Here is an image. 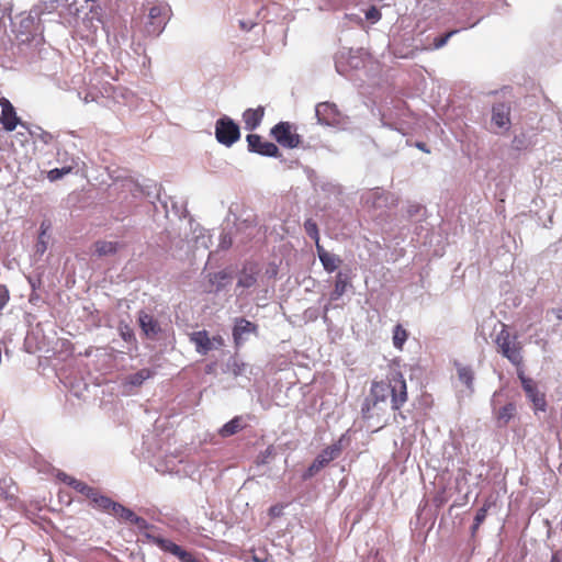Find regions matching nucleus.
<instances>
[{
  "mask_svg": "<svg viewBox=\"0 0 562 562\" xmlns=\"http://www.w3.org/2000/svg\"><path fill=\"white\" fill-rule=\"evenodd\" d=\"M91 504L94 508L110 514L114 505V501L110 497L102 495L99 491L95 492V496L90 498Z\"/></svg>",
  "mask_w": 562,
  "mask_h": 562,
  "instance_id": "4be33fe9",
  "label": "nucleus"
},
{
  "mask_svg": "<svg viewBox=\"0 0 562 562\" xmlns=\"http://www.w3.org/2000/svg\"><path fill=\"white\" fill-rule=\"evenodd\" d=\"M510 105L508 103H496L492 108V124L498 130L508 131L510 127Z\"/></svg>",
  "mask_w": 562,
  "mask_h": 562,
  "instance_id": "9d476101",
  "label": "nucleus"
},
{
  "mask_svg": "<svg viewBox=\"0 0 562 562\" xmlns=\"http://www.w3.org/2000/svg\"><path fill=\"white\" fill-rule=\"evenodd\" d=\"M491 507H492V503L488 502V501H485L483 506L476 512V514L474 516L473 525L471 527V535H472V537H475L476 532L480 529V526L485 520V518L487 516V513H488Z\"/></svg>",
  "mask_w": 562,
  "mask_h": 562,
  "instance_id": "5701e85b",
  "label": "nucleus"
},
{
  "mask_svg": "<svg viewBox=\"0 0 562 562\" xmlns=\"http://www.w3.org/2000/svg\"><path fill=\"white\" fill-rule=\"evenodd\" d=\"M153 375H154V371H151L150 369L144 368V369H140L139 371H137L136 373L130 375L128 382L134 386H138V385L143 384L144 381L151 378Z\"/></svg>",
  "mask_w": 562,
  "mask_h": 562,
  "instance_id": "cd10ccee",
  "label": "nucleus"
},
{
  "mask_svg": "<svg viewBox=\"0 0 562 562\" xmlns=\"http://www.w3.org/2000/svg\"><path fill=\"white\" fill-rule=\"evenodd\" d=\"M457 32H458L457 30H453V31L447 32L442 36L436 37L434 40V44H432L434 48L438 49V48H441L442 46H445L447 44V42L449 41V38L452 35H454Z\"/></svg>",
  "mask_w": 562,
  "mask_h": 562,
  "instance_id": "473e14b6",
  "label": "nucleus"
},
{
  "mask_svg": "<svg viewBox=\"0 0 562 562\" xmlns=\"http://www.w3.org/2000/svg\"><path fill=\"white\" fill-rule=\"evenodd\" d=\"M408 338L407 330L401 325L397 324L393 329V345L396 349L402 350L405 341Z\"/></svg>",
  "mask_w": 562,
  "mask_h": 562,
  "instance_id": "393cba45",
  "label": "nucleus"
},
{
  "mask_svg": "<svg viewBox=\"0 0 562 562\" xmlns=\"http://www.w3.org/2000/svg\"><path fill=\"white\" fill-rule=\"evenodd\" d=\"M181 562H203L201 559L195 557L192 552H188L186 558Z\"/></svg>",
  "mask_w": 562,
  "mask_h": 562,
  "instance_id": "4c0bfd02",
  "label": "nucleus"
},
{
  "mask_svg": "<svg viewBox=\"0 0 562 562\" xmlns=\"http://www.w3.org/2000/svg\"><path fill=\"white\" fill-rule=\"evenodd\" d=\"M0 106L2 109L0 121L8 132H12L21 123L20 117L16 115L15 109L12 103L4 97L0 98Z\"/></svg>",
  "mask_w": 562,
  "mask_h": 562,
  "instance_id": "1a4fd4ad",
  "label": "nucleus"
},
{
  "mask_svg": "<svg viewBox=\"0 0 562 562\" xmlns=\"http://www.w3.org/2000/svg\"><path fill=\"white\" fill-rule=\"evenodd\" d=\"M387 400L393 411H400L408 400L406 381L397 370H392L385 380L371 383L368 403L362 407V412H369L371 406L375 407Z\"/></svg>",
  "mask_w": 562,
  "mask_h": 562,
  "instance_id": "f257e3e1",
  "label": "nucleus"
},
{
  "mask_svg": "<svg viewBox=\"0 0 562 562\" xmlns=\"http://www.w3.org/2000/svg\"><path fill=\"white\" fill-rule=\"evenodd\" d=\"M340 452L341 448L338 445H331L326 447L308 467L306 472L303 474V479L307 480L313 477L316 473L324 469L330 461L336 459L340 454Z\"/></svg>",
  "mask_w": 562,
  "mask_h": 562,
  "instance_id": "0eeeda50",
  "label": "nucleus"
},
{
  "mask_svg": "<svg viewBox=\"0 0 562 562\" xmlns=\"http://www.w3.org/2000/svg\"><path fill=\"white\" fill-rule=\"evenodd\" d=\"M171 15V8L166 2L153 3L148 14L143 18L144 32L148 36H158L165 29Z\"/></svg>",
  "mask_w": 562,
  "mask_h": 562,
  "instance_id": "7ed1b4c3",
  "label": "nucleus"
},
{
  "mask_svg": "<svg viewBox=\"0 0 562 562\" xmlns=\"http://www.w3.org/2000/svg\"><path fill=\"white\" fill-rule=\"evenodd\" d=\"M9 297L8 289L0 284V311L7 305Z\"/></svg>",
  "mask_w": 562,
  "mask_h": 562,
  "instance_id": "72a5a7b5",
  "label": "nucleus"
},
{
  "mask_svg": "<svg viewBox=\"0 0 562 562\" xmlns=\"http://www.w3.org/2000/svg\"><path fill=\"white\" fill-rule=\"evenodd\" d=\"M271 136L285 148H296L301 144V136L296 133V128L290 122H279L270 132Z\"/></svg>",
  "mask_w": 562,
  "mask_h": 562,
  "instance_id": "423d86ee",
  "label": "nucleus"
},
{
  "mask_svg": "<svg viewBox=\"0 0 562 562\" xmlns=\"http://www.w3.org/2000/svg\"><path fill=\"white\" fill-rule=\"evenodd\" d=\"M382 18L380 10L372 5L366 11V19L370 21L372 24L379 22Z\"/></svg>",
  "mask_w": 562,
  "mask_h": 562,
  "instance_id": "2f4dec72",
  "label": "nucleus"
},
{
  "mask_svg": "<svg viewBox=\"0 0 562 562\" xmlns=\"http://www.w3.org/2000/svg\"><path fill=\"white\" fill-rule=\"evenodd\" d=\"M516 405L514 403H507L505 406L495 409L494 416L498 427H505L516 415Z\"/></svg>",
  "mask_w": 562,
  "mask_h": 562,
  "instance_id": "aec40b11",
  "label": "nucleus"
},
{
  "mask_svg": "<svg viewBox=\"0 0 562 562\" xmlns=\"http://www.w3.org/2000/svg\"><path fill=\"white\" fill-rule=\"evenodd\" d=\"M248 149L252 153L268 156L278 157L280 155L279 148L272 142L265 140L258 134H249L247 136Z\"/></svg>",
  "mask_w": 562,
  "mask_h": 562,
  "instance_id": "6e6552de",
  "label": "nucleus"
},
{
  "mask_svg": "<svg viewBox=\"0 0 562 562\" xmlns=\"http://www.w3.org/2000/svg\"><path fill=\"white\" fill-rule=\"evenodd\" d=\"M72 171L71 166H66L63 168H54L47 172V179L52 182L63 178L64 176L70 173Z\"/></svg>",
  "mask_w": 562,
  "mask_h": 562,
  "instance_id": "7c9ffc66",
  "label": "nucleus"
},
{
  "mask_svg": "<svg viewBox=\"0 0 562 562\" xmlns=\"http://www.w3.org/2000/svg\"><path fill=\"white\" fill-rule=\"evenodd\" d=\"M458 379L472 393L474 391V370L470 366L454 362Z\"/></svg>",
  "mask_w": 562,
  "mask_h": 562,
  "instance_id": "6ab92c4d",
  "label": "nucleus"
},
{
  "mask_svg": "<svg viewBox=\"0 0 562 562\" xmlns=\"http://www.w3.org/2000/svg\"><path fill=\"white\" fill-rule=\"evenodd\" d=\"M553 313L555 314L559 321H562V308L553 310Z\"/></svg>",
  "mask_w": 562,
  "mask_h": 562,
  "instance_id": "79ce46f5",
  "label": "nucleus"
},
{
  "mask_svg": "<svg viewBox=\"0 0 562 562\" xmlns=\"http://www.w3.org/2000/svg\"><path fill=\"white\" fill-rule=\"evenodd\" d=\"M45 249H46L45 244H44L43 241H40V243L37 244V250H38V251L44 252V251H45Z\"/></svg>",
  "mask_w": 562,
  "mask_h": 562,
  "instance_id": "37998d69",
  "label": "nucleus"
},
{
  "mask_svg": "<svg viewBox=\"0 0 562 562\" xmlns=\"http://www.w3.org/2000/svg\"><path fill=\"white\" fill-rule=\"evenodd\" d=\"M153 542L162 551L168 552L175 557H177L180 561H182L189 551L182 549L177 543L172 542L169 539L162 537H154Z\"/></svg>",
  "mask_w": 562,
  "mask_h": 562,
  "instance_id": "2eb2a0df",
  "label": "nucleus"
},
{
  "mask_svg": "<svg viewBox=\"0 0 562 562\" xmlns=\"http://www.w3.org/2000/svg\"><path fill=\"white\" fill-rule=\"evenodd\" d=\"M57 477L60 481H63L64 483H66L67 485H69V486H70V482L71 481H76L77 480V479H75V477H72V476H70V475H68V474H66L64 472L58 473Z\"/></svg>",
  "mask_w": 562,
  "mask_h": 562,
  "instance_id": "e433bc0d",
  "label": "nucleus"
},
{
  "mask_svg": "<svg viewBox=\"0 0 562 562\" xmlns=\"http://www.w3.org/2000/svg\"><path fill=\"white\" fill-rule=\"evenodd\" d=\"M561 561H562L561 552L560 551L553 552V554L551 555L550 562H561Z\"/></svg>",
  "mask_w": 562,
  "mask_h": 562,
  "instance_id": "a19ab883",
  "label": "nucleus"
},
{
  "mask_svg": "<svg viewBox=\"0 0 562 562\" xmlns=\"http://www.w3.org/2000/svg\"><path fill=\"white\" fill-rule=\"evenodd\" d=\"M139 327L147 338L154 339L161 331L159 322L150 314L140 311L138 314Z\"/></svg>",
  "mask_w": 562,
  "mask_h": 562,
  "instance_id": "9b49d317",
  "label": "nucleus"
},
{
  "mask_svg": "<svg viewBox=\"0 0 562 562\" xmlns=\"http://www.w3.org/2000/svg\"><path fill=\"white\" fill-rule=\"evenodd\" d=\"M304 229L305 233L315 241L316 248H318V245H321V238L316 222L312 218H307L304 222Z\"/></svg>",
  "mask_w": 562,
  "mask_h": 562,
  "instance_id": "c85d7f7f",
  "label": "nucleus"
},
{
  "mask_svg": "<svg viewBox=\"0 0 562 562\" xmlns=\"http://www.w3.org/2000/svg\"><path fill=\"white\" fill-rule=\"evenodd\" d=\"M243 419L239 416L234 417L228 423H226L220 430V435L222 437H229L235 434H237L239 430L243 429Z\"/></svg>",
  "mask_w": 562,
  "mask_h": 562,
  "instance_id": "b1692460",
  "label": "nucleus"
},
{
  "mask_svg": "<svg viewBox=\"0 0 562 562\" xmlns=\"http://www.w3.org/2000/svg\"><path fill=\"white\" fill-rule=\"evenodd\" d=\"M517 375L528 401L532 405L533 413L546 412L548 407L546 394L539 390L537 382L525 375L522 370H518Z\"/></svg>",
  "mask_w": 562,
  "mask_h": 562,
  "instance_id": "20e7f679",
  "label": "nucleus"
},
{
  "mask_svg": "<svg viewBox=\"0 0 562 562\" xmlns=\"http://www.w3.org/2000/svg\"><path fill=\"white\" fill-rule=\"evenodd\" d=\"M215 137L220 144L231 147L240 138L239 126L231 117L223 116L215 123Z\"/></svg>",
  "mask_w": 562,
  "mask_h": 562,
  "instance_id": "39448f33",
  "label": "nucleus"
},
{
  "mask_svg": "<svg viewBox=\"0 0 562 562\" xmlns=\"http://www.w3.org/2000/svg\"><path fill=\"white\" fill-rule=\"evenodd\" d=\"M257 282L256 272L243 270L238 278V286L250 288Z\"/></svg>",
  "mask_w": 562,
  "mask_h": 562,
  "instance_id": "c756f323",
  "label": "nucleus"
},
{
  "mask_svg": "<svg viewBox=\"0 0 562 562\" xmlns=\"http://www.w3.org/2000/svg\"><path fill=\"white\" fill-rule=\"evenodd\" d=\"M212 349H220L225 345L224 338L221 335H215L211 338Z\"/></svg>",
  "mask_w": 562,
  "mask_h": 562,
  "instance_id": "c9c22d12",
  "label": "nucleus"
},
{
  "mask_svg": "<svg viewBox=\"0 0 562 562\" xmlns=\"http://www.w3.org/2000/svg\"><path fill=\"white\" fill-rule=\"evenodd\" d=\"M121 245L116 241L98 240L94 243V250L99 257L114 255Z\"/></svg>",
  "mask_w": 562,
  "mask_h": 562,
  "instance_id": "412c9836",
  "label": "nucleus"
},
{
  "mask_svg": "<svg viewBox=\"0 0 562 562\" xmlns=\"http://www.w3.org/2000/svg\"><path fill=\"white\" fill-rule=\"evenodd\" d=\"M263 116H265V108L261 105H259L256 109H247L243 113V121L245 123V128L248 131L256 130L260 125Z\"/></svg>",
  "mask_w": 562,
  "mask_h": 562,
  "instance_id": "f3484780",
  "label": "nucleus"
},
{
  "mask_svg": "<svg viewBox=\"0 0 562 562\" xmlns=\"http://www.w3.org/2000/svg\"><path fill=\"white\" fill-rule=\"evenodd\" d=\"M316 116L323 124L330 125L337 121L338 109L336 104L322 102L316 105Z\"/></svg>",
  "mask_w": 562,
  "mask_h": 562,
  "instance_id": "ddd939ff",
  "label": "nucleus"
},
{
  "mask_svg": "<svg viewBox=\"0 0 562 562\" xmlns=\"http://www.w3.org/2000/svg\"><path fill=\"white\" fill-rule=\"evenodd\" d=\"M121 336L125 341H132L134 339V334L130 329H127L126 331H122Z\"/></svg>",
  "mask_w": 562,
  "mask_h": 562,
  "instance_id": "58836bf2",
  "label": "nucleus"
},
{
  "mask_svg": "<svg viewBox=\"0 0 562 562\" xmlns=\"http://www.w3.org/2000/svg\"><path fill=\"white\" fill-rule=\"evenodd\" d=\"M348 284H349L348 279L346 277H344L341 272H339L336 276L334 291L331 292V300H337L341 295H344L347 290Z\"/></svg>",
  "mask_w": 562,
  "mask_h": 562,
  "instance_id": "a878e982",
  "label": "nucleus"
},
{
  "mask_svg": "<svg viewBox=\"0 0 562 562\" xmlns=\"http://www.w3.org/2000/svg\"><path fill=\"white\" fill-rule=\"evenodd\" d=\"M189 339L194 344L196 352L202 356L207 355L212 350L211 337L205 329L189 334Z\"/></svg>",
  "mask_w": 562,
  "mask_h": 562,
  "instance_id": "4468645a",
  "label": "nucleus"
},
{
  "mask_svg": "<svg viewBox=\"0 0 562 562\" xmlns=\"http://www.w3.org/2000/svg\"><path fill=\"white\" fill-rule=\"evenodd\" d=\"M240 25H241V27H243V29H248V27L246 26V23H244V22H240Z\"/></svg>",
  "mask_w": 562,
  "mask_h": 562,
  "instance_id": "c03bdc74",
  "label": "nucleus"
},
{
  "mask_svg": "<svg viewBox=\"0 0 562 562\" xmlns=\"http://www.w3.org/2000/svg\"><path fill=\"white\" fill-rule=\"evenodd\" d=\"M415 146H416L418 149H420L422 151H424V153H427V154H429V153H430V150H429V148L427 147V145H426L425 143H423V142H417V143L415 144Z\"/></svg>",
  "mask_w": 562,
  "mask_h": 562,
  "instance_id": "ea45409f",
  "label": "nucleus"
},
{
  "mask_svg": "<svg viewBox=\"0 0 562 562\" xmlns=\"http://www.w3.org/2000/svg\"><path fill=\"white\" fill-rule=\"evenodd\" d=\"M257 325L251 323L250 321L239 317L235 321V326L233 329V338L236 346H239L243 340L244 334L256 333Z\"/></svg>",
  "mask_w": 562,
  "mask_h": 562,
  "instance_id": "dca6fc26",
  "label": "nucleus"
},
{
  "mask_svg": "<svg viewBox=\"0 0 562 562\" xmlns=\"http://www.w3.org/2000/svg\"><path fill=\"white\" fill-rule=\"evenodd\" d=\"M273 456V448L268 447L258 457L257 463L263 464L267 462V459Z\"/></svg>",
  "mask_w": 562,
  "mask_h": 562,
  "instance_id": "f704fd0d",
  "label": "nucleus"
},
{
  "mask_svg": "<svg viewBox=\"0 0 562 562\" xmlns=\"http://www.w3.org/2000/svg\"><path fill=\"white\" fill-rule=\"evenodd\" d=\"M495 345L497 351L505 358H507L514 366L520 367L524 362L521 355L522 346L517 340L516 335H512L508 330L507 325L502 324L501 331L496 335Z\"/></svg>",
  "mask_w": 562,
  "mask_h": 562,
  "instance_id": "f03ea898",
  "label": "nucleus"
},
{
  "mask_svg": "<svg viewBox=\"0 0 562 562\" xmlns=\"http://www.w3.org/2000/svg\"><path fill=\"white\" fill-rule=\"evenodd\" d=\"M70 486L76 490L78 493L86 496L88 499H90L92 496H95L97 488L86 484L82 481L76 480L70 482Z\"/></svg>",
  "mask_w": 562,
  "mask_h": 562,
  "instance_id": "bb28decb",
  "label": "nucleus"
},
{
  "mask_svg": "<svg viewBox=\"0 0 562 562\" xmlns=\"http://www.w3.org/2000/svg\"><path fill=\"white\" fill-rule=\"evenodd\" d=\"M317 250V256L324 267V269L331 273L334 272L342 262V260L336 256V255H333L330 252H328L327 250H325V248L322 246V245H318V248H316Z\"/></svg>",
  "mask_w": 562,
  "mask_h": 562,
  "instance_id": "a211bd4d",
  "label": "nucleus"
},
{
  "mask_svg": "<svg viewBox=\"0 0 562 562\" xmlns=\"http://www.w3.org/2000/svg\"><path fill=\"white\" fill-rule=\"evenodd\" d=\"M110 515H113L114 517L131 522L138 527H145L146 520L139 516H137L133 510L130 508L123 506L120 503L114 502V505L112 507V512Z\"/></svg>",
  "mask_w": 562,
  "mask_h": 562,
  "instance_id": "f8f14e48",
  "label": "nucleus"
}]
</instances>
